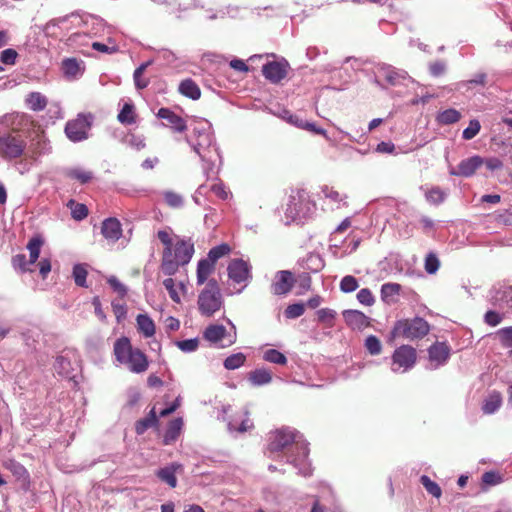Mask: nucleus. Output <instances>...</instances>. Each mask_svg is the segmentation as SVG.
Instances as JSON below:
<instances>
[{
  "mask_svg": "<svg viewBox=\"0 0 512 512\" xmlns=\"http://www.w3.org/2000/svg\"><path fill=\"white\" fill-rule=\"evenodd\" d=\"M269 457H285L286 462L292 464L298 473L310 476L312 468L308 461V443L303 435L290 427H284L271 432L268 444Z\"/></svg>",
  "mask_w": 512,
  "mask_h": 512,
  "instance_id": "obj_1",
  "label": "nucleus"
},
{
  "mask_svg": "<svg viewBox=\"0 0 512 512\" xmlns=\"http://www.w3.org/2000/svg\"><path fill=\"white\" fill-rule=\"evenodd\" d=\"M191 134L185 141L199 156L204 174L209 178L218 173V166L222 163L219 147L212 130V124L205 119L195 120L192 124Z\"/></svg>",
  "mask_w": 512,
  "mask_h": 512,
  "instance_id": "obj_2",
  "label": "nucleus"
},
{
  "mask_svg": "<svg viewBox=\"0 0 512 512\" xmlns=\"http://www.w3.org/2000/svg\"><path fill=\"white\" fill-rule=\"evenodd\" d=\"M157 237L164 246L160 269L163 274L173 276L180 266H185L191 261L194 244L191 239L181 238L174 234L169 227L159 230Z\"/></svg>",
  "mask_w": 512,
  "mask_h": 512,
  "instance_id": "obj_3",
  "label": "nucleus"
},
{
  "mask_svg": "<svg viewBox=\"0 0 512 512\" xmlns=\"http://www.w3.org/2000/svg\"><path fill=\"white\" fill-rule=\"evenodd\" d=\"M197 304L201 315L206 317L213 316L223 307V297L215 279H209L206 286L200 291Z\"/></svg>",
  "mask_w": 512,
  "mask_h": 512,
  "instance_id": "obj_4",
  "label": "nucleus"
},
{
  "mask_svg": "<svg viewBox=\"0 0 512 512\" xmlns=\"http://www.w3.org/2000/svg\"><path fill=\"white\" fill-rule=\"evenodd\" d=\"M429 332V324L420 317L398 320L391 331V337L414 340L423 338Z\"/></svg>",
  "mask_w": 512,
  "mask_h": 512,
  "instance_id": "obj_5",
  "label": "nucleus"
},
{
  "mask_svg": "<svg viewBox=\"0 0 512 512\" xmlns=\"http://www.w3.org/2000/svg\"><path fill=\"white\" fill-rule=\"evenodd\" d=\"M61 117V108L58 103H49L44 95L34 92V126H47Z\"/></svg>",
  "mask_w": 512,
  "mask_h": 512,
  "instance_id": "obj_6",
  "label": "nucleus"
},
{
  "mask_svg": "<svg viewBox=\"0 0 512 512\" xmlns=\"http://www.w3.org/2000/svg\"><path fill=\"white\" fill-rule=\"evenodd\" d=\"M313 205L305 190H298L289 196L286 205L285 216L287 223L305 218L311 211Z\"/></svg>",
  "mask_w": 512,
  "mask_h": 512,
  "instance_id": "obj_7",
  "label": "nucleus"
},
{
  "mask_svg": "<svg viewBox=\"0 0 512 512\" xmlns=\"http://www.w3.org/2000/svg\"><path fill=\"white\" fill-rule=\"evenodd\" d=\"M93 122L91 114H78L75 119L69 120L65 125V134L72 142H81L89 137Z\"/></svg>",
  "mask_w": 512,
  "mask_h": 512,
  "instance_id": "obj_8",
  "label": "nucleus"
},
{
  "mask_svg": "<svg viewBox=\"0 0 512 512\" xmlns=\"http://www.w3.org/2000/svg\"><path fill=\"white\" fill-rule=\"evenodd\" d=\"M25 148V141L18 132H11L0 136V156L4 159L20 157Z\"/></svg>",
  "mask_w": 512,
  "mask_h": 512,
  "instance_id": "obj_9",
  "label": "nucleus"
},
{
  "mask_svg": "<svg viewBox=\"0 0 512 512\" xmlns=\"http://www.w3.org/2000/svg\"><path fill=\"white\" fill-rule=\"evenodd\" d=\"M55 372L62 378L73 379L78 367V355L73 349H64L56 356L54 362Z\"/></svg>",
  "mask_w": 512,
  "mask_h": 512,
  "instance_id": "obj_10",
  "label": "nucleus"
},
{
  "mask_svg": "<svg viewBox=\"0 0 512 512\" xmlns=\"http://www.w3.org/2000/svg\"><path fill=\"white\" fill-rule=\"evenodd\" d=\"M416 362V350L409 345H402L392 355L391 370L394 373H405L412 369Z\"/></svg>",
  "mask_w": 512,
  "mask_h": 512,
  "instance_id": "obj_11",
  "label": "nucleus"
},
{
  "mask_svg": "<svg viewBox=\"0 0 512 512\" xmlns=\"http://www.w3.org/2000/svg\"><path fill=\"white\" fill-rule=\"evenodd\" d=\"M232 328L234 329L233 334L227 333L226 328L220 324H211L206 327L203 333V337L212 344H219V347H229L236 342L237 336L235 331V326L231 323Z\"/></svg>",
  "mask_w": 512,
  "mask_h": 512,
  "instance_id": "obj_12",
  "label": "nucleus"
},
{
  "mask_svg": "<svg viewBox=\"0 0 512 512\" xmlns=\"http://www.w3.org/2000/svg\"><path fill=\"white\" fill-rule=\"evenodd\" d=\"M82 22L83 20L79 15L71 14L48 22L43 31L47 36L59 37L63 31H68L71 27H78Z\"/></svg>",
  "mask_w": 512,
  "mask_h": 512,
  "instance_id": "obj_13",
  "label": "nucleus"
},
{
  "mask_svg": "<svg viewBox=\"0 0 512 512\" xmlns=\"http://www.w3.org/2000/svg\"><path fill=\"white\" fill-rule=\"evenodd\" d=\"M289 63L286 60L272 61L263 65L262 73L271 83L277 84L282 81L288 73Z\"/></svg>",
  "mask_w": 512,
  "mask_h": 512,
  "instance_id": "obj_14",
  "label": "nucleus"
},
{
  "mask_svg": "<svg viewBox=\"0 0 512 512\" xmlns=\"http://www.w3.org/2000/svg\"><path fill=\"white\" fill-rule=\"evenodd\" d=\"M484 159L480 156H472L463 159L457 168L450 167L449 174L452 176L470 177L483 164Z\"/></svg>",
  "mask_w": 512,
  "mask_h": 512,
  "instance_id": "obj_15",
  "label": "nucleus"
},
{
  "mask_svg": "<svg viewBox=\"0 0 512 512\" xmlns=\"http://www.w3.org/2000/svg\"><path fill=\"white\" fill-rule=\"evenodd\" d=\"M294 284L293 274L288 270H281L275 274L271 284L272 293L275 295H285L289 293Z\"/></svg>",
  "mask_w": 512,
  "mask_h": 512,
  "instance_id": "obj_16",
  "label": "nucleus"
},
{
  "mask_svg": "<svg viewBox=\"0 0 512 512\" xmlns=\"http://www.w3.org/2000/svg\"><path fill=\"white\" fill-rule=\"evenodd\" d=\"M227 270L229 278L236 283L244 282L250 276L249 266L242 259H233Z\"/></svg>",
  "mask_w": 512,
  "mask_h": 512,
  "instance_id": "obj_17",
  "label": "nucleus"
},
{
  "mask_svg": "<svg viewBox=\"0 0 512 512\" xmlns=\"http://www.w3.org/2000/svg\"><path fill=\"white\" fill-rule=\"evenodd\" d=\"M379 77L384 78L390 85L396 86L410 78L404 70L397 69L390 65H382L378 69Z\"/></svg>",
  "mask_w": 512,
  "mask_h": 512,
  "instance_id": "obj_18",
  "label": "nucleus"
},
{
  "mask_svg": "<svg viewBox=\"0 0 512 512\" xmlns=\"http://www.w3.org/2000/svg\"><path fill=\"white\" fill-rule=\"evenodd\" d=\"M428 353L430 362L433 368L436 369L447 362L450 356V349L445 343L437 342L429 348Z\"/></svg>",
  "mask_w": 512,
  "mask_h": 512,
  "instance_id": "obj_19",
  "label": "nucleus"
},
{
  "mask_svg": "<svg viewBox=\"0 0 512 512\" xmlns=\"http://www.w3.org/2000/svg\"><path fill=\"white\" fill-rule=\"evenodd\" d=\"M343 318L353 330H363L370 325V319L359 310H344Z\"/></svg>",
  "mask_w": 512,
  "mask_h": 512,
  "instance_id": "obj_20",
  "label": "nucleus"
},
{
  "mask_svg": "<svg viewBox=\"0 0 512 512\" xmlns=\"http://www.w3.org/2000/svg\"><path fill=\"white\" fill-rule=\"evenodd\" d=\"M101 233L107 241L115 243L122 236V227L120 221L116 218L105 219L102 222Z\"/></svg>",
  "mask_w": 512,
  "mask_h": 512,
  "instance_id": "obj_21",
  "label": "nucleus"
},
{
  "mask_svg": "<svg viewBox=\"0 0 512 512\" xmlns=\"http://www.w3.org/2000/svg\"><path fill=\"white\" fill-rule=\"evenodd\" d=\"M157 117L166 120L176 132H184L187 129L185 120L168 108H160Z\"/></svg>",
  "mask_w": 512,
  "mask_h": 512,
  "instance_id": "obj_22",
  "label": "nucleus"
},
{
  "mask_svg": "<svg viewBox=\"0 0 512 512\" xmlns=\"http://www.w3.org/2000/svg\"><path fill=\"white\" fill-rule=\"evenodd\" d=\"M124 364L134 373H142L148 368V360L145 354L139 349H134Z\"/></svg>",
  "mask_w": 512,
  "mask_h": 512,
  "instance_id": "obj_23",
  "label": "nucleus"
},
{
  "mask_svg": "<svg viewBox=\"0 0 512 512\" xmlns=\"http://www.w3.org/2000/svg\"><path fill=\"white\" fill-rule=\"evenodd\" d=\"M183 466L179 463H171L161 469H159L156 473L158 478L169 485L171 488H175L177 486V478L176 472L181 471Z\"/></svg>",
  "mask_w": 512,
  "mask_h": 512,
  "instance_id": "obj_24",
  "label": "nucleus"
},
{
  "mask_svg": "<svg viewBox=\"0 0 512 512\" xmlns=\"http://www.w3.org/2000/svg\"><path fill=\"white\" fill-rule=\"evenodd\" d=\"M64 174L67 178L75 180L80 184H87L91 182L95 177L92 170L81 166L69 167L65 170Z\"/></svg>",
  "mask_w": 512,
  "mask_h": 512,
  "instance_id": "obj_25",
  "label": "nucleus"
},
{
  "mask_svg": "<svg viewBox=\"0 0 512 512\" xmlns=\"http://www.w3.org/2000/svg\"><path fill=\"white\" fill-rule=\"evenodd\" d=\"M227 426L231 433H244L253 427V423L248 418V412L242 411L240 415L234 416L231 420H229Z\"/></svg>",
  "mask_w": 512,
  "mask_h": 512,
  "instance_id": "obj_26",
  "label": "nucleus"
},
{
  "mask_svg": "<svg viewBox=\"0 0 512 512\" xmlns=\"http://www.w3.org/2000/svg\"><path fill=\"white\" fill-rule=\"evenodd\" d=\"M134 351L127 337L119 338L114 344V354L120 363L124 364L127 358Z\"/></svg>",
  "mask_w": 512,
  "mask_h": 512,
  "instance_id": "obj_27",
  "label": "nucleus"
},
{
  "mask_svg": "<svg viewBox=\"0 0 512 512\" xmlns=\"http://www.w3.org/2000/svg\"><path fill=\"white\" fill-rule=\"evenodd\" d=\"M322 193L324 198L329 201V204H331L332 208L339 209L346 205L347 195L340 193L333 187L324 186L322 188Z\"/></svg>",
  "mask_w": 512,
  "mask_h": 512,
  "instance_id": "obj_28",
  "label": "nucleus"
},
{
  "mask_svg": "<svg viewBox=\"0 0 512 512\" xmlns=\"http://www.w3.org/2000/svg\"><path fill=\"white\" fill-rule=\"evenodd\" d=\"M51 151L52 146L44 131L37 133L34 131V157L36 155L41 156L49 154Z\"/></svg>",
  "mask_w": 512,
  "mask_h": 512,
  "instance_id": "obj_29",
  "label": "nucleus"
},
{
  "mask_svg": "<svg viewBox=\"0 0 512 512\" xmlns=\"http://www.w3.org/2000/svg\"><path fill=\"white\" fill-rule=\"evenodd\" d=\"M248 380L253 386L267 385L272 381V373L265 368L255 369L249 373Z\"/></svg>",
  "mask_w": 512,
  "mask_h": 512,
  "instance_id": "obj_30",
  "label": "nucleus"
},
{
  "mask_svg": "<svg viewBox=\"0 0 512 512\" xmlns=\"http://www.w3.org/2000/svg\"><path fill=\"white\" fill-rule=\"evenodd\" d=\"M183 428L182 418H176L172 420L166 429L164 434V444L169 445L177 440Z\"/></svg>",
  "mask_w": 512,
  "mask_h": 512,
  "instance_id": "obj_31",
  "label": "nucleus"
},
{
  "mask_svg": "<svg viewBox=\"0 0 512 512\" xmlns=\"http://www.w3.org/2000/svg\"><path fill=\"white\" fill-rule=\"evenodd\" d=\"M401 286L397 283H385L381 287V299L386 304H393L397 300Z\"/></svg>",
  "mask_w": 512,
  "mask_h": 512,
  "instance_id": "obj_32",
  "label": "nucleus"
},
{
  "mask_svg": "<svg viewBox=\"0 0 512 512\" xmlns=\"http://www.w3.org/2000/svg\"><path fill=\"white\" fill-rule=\"evenodd\" d=\"M137 328L144 337L149 338L155 334V324L147 314H139L136 318Z\"/></svg>",
  "mask_w": 512,
  "mask_h": 512,
  "instance_id": "obj_33",
  "label": "nucleus"
},
{
  "mask_svg": "<svg viewBox=\"0 0 512 512\" xmlns=\"http://www.w3.org/2000/svg\"><path fill=\"white\" fill-rule=\"evenodd\" d=\"M215 265L210 260L201 259L197 264V284L202 285L208 282L209 276L214 271Z\"/></svg>",
  "mask_w": 512,
  "mask_h": 512,
  "instance_id": "obj_34",
  "label": "nucleus"
},
{
  "mask_svg": "<svg viewBox=\"0 0 512 512\" xmlns=\"http://www.w3.org/2000/svg\"><path fill=\"white\" fill-rule=\"evenodd\" d=\"M179 92L193 100H197L201 96V91L198 85L191 79L183 80L179 85Z\"/></svg>",
  "mask_w": 512,
  "mask_h": 512,
  "instance_id": "obj_35",
  "label": "nucleus"
},
{
  "mask_svg": "<svg viewBox=\"0 0 512 512\" xmlns=\"http://www.w3.org/2000/svg\"><path fill=\"white\" fill-rule=\"evenodd\" d=\"M163 286L168 291V294L172 301H174L175 303L181 302L180 291L184 292L186 290V287L182 282H180L178 286H176L174 279L169 277L163 281Z\"/></svg>",
  "mask_w": 512,
  "mask_h": 512,
  "instance_id": "obj_36",
  "label": "nucleus"
},
{
  "mask_svg": "<svg viewBox=\"0 0 512 512\" xmlns=\"http://www.w3.org/2000/svg\"><path fill=\"white\" fill-rule=\"evenodd\" d=\"M158 422L155 409L153 408L149 414L136 422L135 431L138 435L145 433L150 427L155 426Z\"/></svg>",
  "mask_w": 512,
  "mask_h": 512,
  "instance_id": "obj_37",
  "label": "nucleus"
},
{
  "mask_svg": "<svg viewBox=\"0 0 512 512\" xmlns=\"http://www.w3.org/2000/svg\"><path fill=\"white\" fill-rule=\"evenodd\" d=\"M502 403V399L499 393H491L484 401L482 410L485 414H493L496 412Z\"/></svg>",
  "mask_w": 512,
  "mask_h": 512,
  "instance_id": "obj_38",
  "label": "nucleus"
},
{
  "mask_svg": "<svg viewBox=\"0 0 512 512\" xmlns=\"http://www.w3.org/2000/svg\"><path fill=\"white\" fill-rule=\"evenodd\" d=\"M12 265L14 269L20 273L29 272L31 271L32 257L29 256V259H27L26 255L23 253L16 254L12 258Z\"/></svg>",
  "mask_w": 512,
  "mask_h": 512,
  "instance_id": "obj_39",
  "label": "nucleus"
},
{
  "mask_svg": "<svg viewBox=\"0 0 512 512\" xmlns=\"http://www.w3.org/2000/svg\"><path fill=\"white\" fill-rule=\"evenodd\" d=\"M461 118V113L453 108L446 109L440 112L437 116V121L443 125L454 124Z\"/></svg>",
  "mask_w": 512,
  "mask_h": 512,
  "instance_id": "obj_40",
  "label": "nucleus"
},
{
  "mask_svg": "<svg viewBox=\"0 0 512 512\" xmlns=\"http://www.w3.org/2000/svg\"><path fill=\"white\" fill-rule=\"evenodd\" d=\"M67 206L71 210V215L75 220H83L88 215V208L85 204L77 203L74 200H69Z\"/></svg>",
  "mask_w": 512,
  "mask_h": 512,
  "instance_id": "obj_41",
  "label": "nucleus"
},
{
  "mask_svg": "<svg viewBox=\"0 0 512 512\" xmlns=\"http://www.w3.org/2000/svg\"><path fill=\"white\" fill-rule=\"evenodd\" d=\"M245 361H246L245 354L238 352V353L228 356L224 360L223 365L227 370H235V369H238L239 367L243 366Z\"/></svg>",
  "mask_w": 512,
  "mask_h": 512,
  "instance_id": "obj_42",
  "label": "nucleus"
},
{
  "mask_svg": "<svg viewBox=\"0 0 512 512\" xmlns=\"http://www.w3.org/2000/svg\"><path fill=\"white\" fill-rule=\"evenodd\" d=\"M263 359L267 362L278 365H286L288 361L287 357L276 349H268L264 351Z\"/></svg>",
  "mask_w": 512,
  "mask_h": 512,
  "instance_id": "obj_43",
  "label": "nucleus"
},
{
  "mask_svg": "<svg viewBox=\"0 0 512 512\" xmlns=\"http://www.w3.org/2000/svg\"><path fill=\"white\" fill-rule=\"evenodd\" d=\"M89 37L86 33L75 32L67 39V45L78 49L82 46L88 45Z\"/></svg>",
  "mask_w": 512,
  "mask_h": 512,
  "instance_id": "obj_44",
  "label": "nucleus"
},
{
  "mask_svg": "<svg viewBox=\"0 0 512 512\" xmlns=\"http://www.w3.org/2000/svg\"><path fill=\"white\" fill-rule=\"evenodd\" d=\"M62 70L66 76L75 77L80 72V66L76 59L67 58L62 62Z\"/></svg>",
  "mask_w": 512,
  "mask_h": 512,
  "instance_id": "obj_45",
  "label": "nucleus"
},
{
  "mask_svg": "<svg viewBox=\"0 0 512 512\" xmlns=\"http://www.w3.org/2000/svg\"><path fill=\"white\" fill-rule=\"evenodd\" d=\"M230 252V247L227 244H221L213 247L207 256V260H210L212 264L215 265L216 261L221 257L225 256Z\"/></svg>",
  "mask_w": 512,
  "mask_h": 512,
  "instance_id": "obj_46",
  "label": "nucleus"
},
{
  "mask_svg": "<svg viewBox=\"0 0 512 512\" xmlns=\"http://www.w3.org/2000/svg\"><path fill=\"white\" fill-rule=\"evenodd\" d=\"M420 482L429 494L436 498L441 496L442 491L440 486L436 482L432 481L428 476H421Z\"/></svg>",
  "mask_w": 512,
  "mask_h": 512,
  "instance_id": "obj_47",
  "label": "nucleus"
},
{
  "mask_svg": "<svg viewBox=\"0 0 512 512\" xmlns=\"http://www.w3.org/2000/svg\"><path fill=\"white\" fill-rule=\"evenodd\" d=\"M339 287L343 293H352L357 290L359 283L354 276L347 275L341 279Z\"/></svg>",
  "mask_w": 512,
  "mask_h": 512,
  "instance_id": "obj_48",
  "label": "nucleus"
},
{
  "mask_svg": "<svg viewBox=\"0 0 512 512\" xmlns=\"http://www.w3.org/2000/svg\"><path fill=\"white\" fill-rule=\"evenodd\" d=\"M336 311L330 308H322L317 311L318 321L324 323L328 327H333Z\"/></svg>",
  "mask_w": 512,
  "mask_h": 512,
  "instance_id": "obj_49",
  "label": "nucleus"
},
{
  "mask_svg": "<svg viewBox=\"0 0 512 512\" xmlns=\"http://www.w3.org/2000/svg\"><path fill=\"white\" fill-rule=\"evenodd\" d=\"M446 196L447 194L439 187H433L426 193L427 201L435 205L442 203Z\"/></svg>",
  "mask_w": 512,
  "mask_h": 512,
  "instance_id": "obj_50",
  "label": "nucleus"
},
{
  "mask_svg": "<svg viewBox=\"0 0 512 512\" xmlns=\"http://www.w3.org/2000/svg\"><path fill=\"white\" fill-rule=\"evenodd\" d=\"M118 120L122 124H133L135 122V118L133 115V105L129 103H125L123 108L118 114Z\"/></svg>",
  "mask_w": 512,
  "mask_h": 512,
  "instance_id": "obj_51",
  "label": "nucleus"
},
{
  "mask_svg": "<svg viewBox=\"0 0 512 512\" xmlns=\"http://www.w3.org/2000/svg\"><path fill=\"white\" fill-rule=\"evenodd\" d=\"M73 277L76 285L86 287L87 269L82 264H77L73 267Z\"/></svg>",
  "mask_w": 512,
  "mask_h": 512,
  "instance_id": "obj_52",
  "label": "nucleus"
},
{
  "mask_svg": "<svg viewBox=\"0 0 512 512\" xmlns=\"http://www.w3.org/2000/svg\"><path fill=\"white\" fill-rule=\"evenodd\" d=\"M305 312V306L303 303H294L287 306L284 311V315L287 319H296L302 316Z\"/></svg>",
  "mask_w": 512,
  "mask_h": 512,
  "instance_id": "obj_53",
  "label": "nucleus"
},
{
  "mask_svg": "<svg viewBox=\"0 0 512 512\" xmlns=\"http://www.w3.org/2000/svg\"><path fill=\"white\" fill-rule=\"evenodd\" d=\"M496 337L502 346L512 347V326L499 329Z\"/></svg>",
  "mask_w": 512,
  "mask_h": 512,
  "instance_id": "obj_54",
  "label": "nucleus"
},
{
  "mask_svg": "<svg viewBox=\"0 0 512 512\" xmlns=\"http://www.w3.org/2000/svg\"><path fill=\"white\" fill-rule=\"evenodd\" d=\"M365 348L371 355H378L381 353L382 345L376 336L370 335L365 340Z\"/></svg>",
  "mask_w": 512,
  "mask_h": 512,
  "instance_id": "obj_55",
  "label": "nucleus"
},
{
  "mask_svg": "<svg viewBox=\"0 0 512 512\" xmlns=\"http://www.w3.org/2000/svg\"><path fill=\"white\" fill-rule=\"evenodd\" d=\"M175 345L185 353H191L197 350L199 340L197 338L176 341Z\"/></svg>",
  "mask_w": 512,
  "mask_h": 512,
  "instance_id": "obj_56",
  "label": "nucleus"
},
{
  "mask_svg": "<svg viewBox=\"0 0 512 512\" xmlns=\"http://www.w3.org/2000/svg\"><path fill=\"white\" fill-rule=\"evenodd\" d=\"M481 125L477 119H472L467 128L463 130L462 137L465 140L473 139L480 131Z\"/></svg>",
  "mask_w": 512,
  "mask_h": 512,
  "instance_id": "obj_57",
  "label": "nucleus"
},
{
  "mask_svg": "<svg viewBox=\"0 0 512 512\" xmlns=\"http://www.w3.org/2000/svg\"><path fill=\"white\" fill-rule=\"evenodd\" d=\"M357 300L360 304L365 306H372L375 302V297L368 288H362L357 293Z\"/></svg>",
  "mask_w": 512,
  "mask_h": 512,
  "instance_id": "obj_58",
  "label": "nucleus"
},
{
  "mask_svg": "<svg viewBox=\"0 0 512 512\" xmlns=\"http://www.w3.org/2000/svg\"><path fill=\"white\" fill-rule=\"evenodd\" d=\"M6 468H8L18 479L24 478L28 476V472L25 467L13 460H10L5 464Z\"/></svg>",
  "mask_w": 512,
  "mask_h": 512,
  "instance_id": "obj_59",
  "label": "nucleus"
},
{
  "mask_svg": "<svg viewBox=\"0 0 512 512\" xmlns=\"http://www.w3.org/2000/svg\"><path fill=\"white\" fill-rule=\"evenodd\" d=\"M18 53L15 49L8 48L1 52L0 61L5 65H14L17 59Z\"/></svg>",
  "mask_w": 512,
  "mask_h": 512,
  "instance_id": "obj_60",
  "label": "nucleus"
},
{
  "mask_svg": "<svg viewBox=\"0 0 512 512\" xmlns=\"http://www.w3.org/2000/svg\"><path fill=\"white\" fill-rule=\"evenodd\" d=\"M440 262L436 255L430 253L425 259V270L429 274H434L439 269Z\"/></svg>",
  "mask_w": 512,
  "mask_h": 512,
  "instance_id": "obj_61",
  "label": "nucleus"
},
{
  "mask_svg": "<svg viewBox=\"0 0 512 512\" xmlns=\"http://www.w3.org/2000/svg\"><path fill=\"white\" fill-rule=\"evenodd\" d=\"M503 320V314L496 311H487L484 315V321L487 325L495 327Z\"/></svg>",
  "mask_w": 512,
  "mask_h": 512,
  "instance_id": "obj_62",
  "label": "nucleus"
},
{
  "mask_svg": "<svg viewBox=\"0 0 512 512\" xmlns=\"http://www.w3.org/2000/svg\"><path fill=\"white\" fill-rule=\"evenodd\" d=\"M164 199L167 202V204L173 208L180 207L183 204V199H182L181 195H179L175 192H171V191L165 192Z\"/></svg>",
  "mask_w": 512,
  "mask_h": 512,
  "instance_id": "obj_63",
  "label": "nucleus"
},
{
  "mask_svg": "<svg viewBox=\"0 0 512 512\" xmlns=\"http://www.w3.org/2000/svg\"><path fill=\"white\" fill-rule=\"evenodd\" d=\"M446 63L442 60H438L429 64V72L434 77H439L446 72Z\"/></svg>",
  "mask_w": 512,
  "mask_h": 512,
  "instance_id": "obj_64",
  "label": "nucleus"
}]
</instances>
